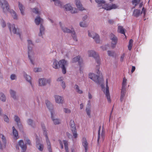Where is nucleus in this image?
Listing matches in <instances>:
<instances>
[{
    "label": "nucleus",
    "mask_w": 152,
    "mask_h": 152,
    "mask_svg": "<svg viewBox=\"0 0 152 152\" xmlns=\"http://www.w3.org/2000/svg\"><path fill=\"white\" fill-rule=\"evenodd\" d=\"M66 11H69L72 13H75L77 12V10L76 8H73L70 5L67 4L64 6Z\"/></svg>",
    "instance_id": "nucleus-13"
},
{
    "label": "nucleus",
    "mask_w": 152,
    "mask_h": 152,
    "mask_svg": "<svg viewBox=\"0 0 152 152\" xmlns=\"http://www.w3.org/2000/svg\"><path fill=\"white\" fill-rule=\"evenodd\" d=\"M108 54L109 56H112L113 55V52L110 51H107Z\"/></svg>",
    "instance_id": "nucleus-54"
},
{
    "label": "nucleus",
    "mask_w": 152,
    "mask_h": 152,
    "mask_svg": "<svg viewBox=\"0 0 152 152\" xmlns=\"http://www.w3.org/2000/svg\"><path fill=\"white\" fill-rule=\"evenodd\" d=\"M45 103L47 107L48 108L50 111L51 114V118L52 119L53 123L55 125L58 124L60 123V121L58 119H54L53 117V110L51 109L50 107H52V105L50 104L49 101L48 100H46Z\"/></svg>",
    "instance_id": "nucleus-3"
},
{
    "label": "nucleus",
    "mask_w": 152,
    "mask_h": 152,
    "mask_svg": "<svg viewBox=\"0 0 152 152\" xmlns=\"http://www.w3.org/2000/svg\"><path fill=\"white\" fill-rule=\"evenodd\" d=\"M62 80H63V77H61L59 78H58L57 79V81H62Z\"/></svg>",
    "instance_id": "nucleus-60"
},
{
    "label": "nucleus",
    "mask_w": 152,
    "mask_h": 152,
    "mask_svg": "<svg viewBox=\"0 0 152 152\" xmlns=\"http://www.w3.org/2000/svg\"><path fill=\"white\" fill-rule=\"evenodd\" d=\"M108 23L110 24H113L114 23V21L113 20H108Z\"/></svg>",
    "instance_id": "nucleus-58"
},
{
    "label": "nucleus",
    "mask_w": 152,
    "mask_h": 152,
    "mask_svg": "<svg viewBox=\"0 0 152 152\" xmlns=\"http://www.w3.org/2000/svg\"><path fill=\"white\" fill-rule=\"evenodd\" d=\"M15 121L17 123L18 126H21L20 123V119L17 115H15L14 117Z\"/></svg>",
    "instance_id": "nucleus-28"
},
{
    "label": "nucleus",
    "mask_w": 152,
    "mask_h": 152,
    "mask_svg": "<svg viewBox=\"0 0 152 152\" xmlns=\"http://www.w3.org/2000/svg\"><path fill=\"white\" fill-rule=\"evenodd\" d=\"M61 29L64 32L68 33H71L72 34V36L73 39L75 41H77V39L76 37V34H75V32L74 31L73 28H71V30H70L66 27L63 28L61 27Z\"/></svg>",
    "instance_id": "nucleus-7"
},
{
    "label": "nucleus",
    "mask_w": 152,
    "mask_h": 152,
    "mask_svg": "<svg viewBox=\"0 0 152 152\" xmlns=\"http://www.w3.org/2000/svg\"><path fill=\"white\" fill-rule=\"evenodd\" d=\"M110 39L111 40V47L114 48L117 43V37L113 34H110Z\"/></svg>",
    "instance_id": "nucleus-12"
},
{
    "label": "nucleus",
    "mask_w": 152,
    "mask_h": 152,
    "mask_svg": "<svg viewBox=\"0 0 152 152\" xmlns=\"http://www.w3.org/2000/svg\"><path fill=\"white\" fill-rule=\"evenodd\" d=\"M4 121L7 122H9V119L7 116L6 115H4Z\"/></svg>",
    "instance_id": "nucleus-46"
},
{
    "label": "nucleus",
    "mask_w": 152,
    "mask_h": 152,
    "mask_svg": "<svg viewBox=\"0 0 152 152\" xmlns=\"http://www.w3.org/2000/svg\"><path fill=\"white\" fill-rule=\"evenodd\" d=\"M126 88H122L121 90V94L120 100L121 101H122L124 100V97L125 95L126 92Z\"/></svg>",
    "instance_id": "nucleus-21"
},
{
    "label": "nucleus",
    "mask_w": 152,
    "mask_h": 152,
    "mask_svg": "<svg viewBox=\"0 0 152 152\" xmlns=\"http://www.w3.org/2000/svg\"><path fill=\"white\" fill-rule=\"evenodd\" d=\"M53 61L52 66L54 68L57 69L60 67L61 66H59V64L61 63H60V61L58 62L56 59H54Z\"/></svg>",
    "instance_id": "nucleus-19"
},
{
    "label": "nucleus",
    "mask_w": 152,
    "mask_h": 152,
    "mask_svg": "<svg viewBox=\"0 0 152 152\" xmlns=\"http://www.w3.org/2000/svg\"><path fill=\"white\" fill-rule=\"evenodd\" d=\"M12 128L13 137L15 139H17L18 138V131L15 129L14 126H13Z\"/></svg>",
    "instance_id": "nucleus-22"
},
{
    "label": "nucleus",
    "mask_w": 152,
    "mask_h": 152,
    "mask_svg": "<svg viewBox=\"0 0 152 152\" xmlns=\"http://www.w3.org/2000/svg\"><path fill=\"white\" fill-rule=\"evenodd\" d=\"M101 48L104 50H107L106 46H102L101 47Z\"/></svg>",
    "instance_id": "nucleus-62"
},
{
    "label": "nucleus",
    "mask_w": 152,
    "mask_h": 152,
    "mask_svg": "<svg viewBox=\"0 0 152 152\" xmlns=\"http://www.w3.org/2000/svg\"><path fill=\"white\" fill-rule=\"evenodd\" d=\"M125 54L124 53H123L121 56L120 58V60L121 61H123L124 60V58L125 56Z\"/></svg>",
    "instance_id": "nucleus-50"
},
{
    "label": "nucleus",
    "mask_w": 152,
    "mask_h": 152,
    "mask_svg": "<svg viewBox=\"0 0 152 152\" xmlns=\"http://www.w3.org/2000/svg\"><path fill=\"white\" fill-rule=\"evenodd\" d=\"M19 9L20 11L21 14L23 15H24V13L23 11L24 10V7H23V5L20 4V3L19 2Z\"/></svg>",
    "instance_id": "nucleus-31"
},
{
    "label": "nucleus",
    "mask_w": 152,
    "mask_h": 152,
    "mask_svg": "<svg viewBox=\"0 0 152 152\" xmlns=\"http://www.w3.org/2000/svg\"><path fill=\"white\" fill-rule=\"evenodd\" d=\"M146 10L145 9L144 7H143L142 9V11L141 12V13H143L144 14V15H145V13H146Z\"/></svg>",
    "instance_id": "nucleus-52"
},
{
    "label": "nucleus",
    "mask_w": 152,
    "mask_h": 152,
    "mask_svg": "<svg viewBox=\"0 0 152 152\" xmlns=\"http://www.w3.org/2000/svg\"><path fill=\"white\" fill-rule=\"evenodd\" d=\"M15 75L14 74H12L11 75L10 78L12 80H14L15 79Z\"/></svg>",
    "instance_id": "nucleus-55"
},
{
    "label": "nucleus",
    "mask_w": 152,
    "mask_h": 152,
    "mask_svg": "<svg viewBox=\"0 0 152 152\" xmlns=\"http://www.w3.org/2000/svg\"><path fill=\"white\" fill-rule=\"evenodd\" d=\"M88 54L90 57H93L95 58L96 60V62L97 64L96 65V69L98 70L97 72L98 75H95L94 73H90L89 74V77L91 79L97 83L100 84L104 81L103 76L102 73H100L99 71V65L100 64V61L99 57L98 54L94 50H89L88 52Z\"/></svg>",
    "instance_id": "nucleus-1"
},
{
    "label": "nucleus",
    "mask_w": 152,
    "mask_h": 152,
    "mask_svg": "<svg viewBox=\"0 0 152 152\" xmlns=\"http://www.w3.org/2000/svg\"><path fill=\"white\" fill-rule=\"evenodd\" d=\"M50 82V80H46L44 78L39 79V86H44L48 83H49Z\"/></svg>",
    "instance_id": "nucleus-15"
},
{
    "label": "nucleus",
    "mask_w": 152,
    "mask_h": 152,
    "mask_svg": "<svg viewBox=\"0 0 152 152\" xmlns=\"http://www.w3.org/2000/svg\"><path fill=\"white\" fill-rule=\"evenodd\" d=\"M87 18V15H86L84 16L83 18V20L84 21L85 20H86Z\"/></svg>",
    "instance_id": "nucleus-64"
},
{
    "label": "nucleus",
    "mask_w": 152,
    "mask_h": 152,
    "mask_svg": "<svg viewBox=\"0 0 152 152\" xmlns=\"http://www.w3.org/2000/svg\"><path fill=\"white\" fill-rule=\"evenodd\" d=\"M133 41L132 39H130L129 40L128 47L129 50H130L132 49V48L133 45Z\"/></svg>",
    "instance_id": "nucleus-33"
},
{
    "label": "nucleus",
    "mask_w": 152,
    "mask_h": 152,
    "mask_svg": "<svg viewBox=\"0 0 152 152\" xmlns=\"http://www.w3.org/2000/svg\"><path fill=\"white\" fill-rule=\"evenodd\" d=\"M44 31V28L43 26L41 24L40 28V33L39 34V36L42 35V33H43Z\"/></svg>",
    "instance_id": "nucleus-38"
},
{
    "label": "nucleus",
    "mask_w": 152,
    "mask_h": 152,
    "mask_svg": "<svg viewBox=\"0 0 152 152\" xmlns=\"http://www.w3.org/2000/svg\"><path fill=\"white\" fill-rule=\"evenodd\" d=\"M82 144L85 148V152H87L88 148V144L86 139L85 137H83L82 140Z\"/></svg>",
    "instance_id": "nucleus-16"
},
{
    "label": "nucleus",
    "mask_w": 152,
    "mask_h": 152,
    "mask_svg": "<svg viewBox=\"0 0 152 152\" xmlns=\"http://www.w3.org/2000/svg\"><path fill=\"white\" fill-rule=\"evenodd\" d=\"M42 129L44 131L43 134L44 135H45L46 138V141L48 145V150L49 152H52L50 143L49 140L48 138L47 135V132L46 130L45 126H44L43 125H42Z\"/></svg>",
    "instance_id": "nucleus-6"
},
{
    "label": "nucleus",
    "mask_w": 152,
    "mask_h": 152,
    "mask_svg": "<svg viewBox=\"0 0 152 152\" xmlns=\"http://www.w3.org/2000/svg\"><path fill=\"white\" fill-rule=\"evenodd\" d=\"M74 88L76 90V91L78 93L80 94L83 93V91L79 89V87L78 85H75L74 86Z\"/></svg>",
    "instance_id": "nucleus-34"
},
{
    "label": "nucleus",
    "mask_w": 152,
    "mask_h": 152,
    "mask_svg": "<svg viewBox=\"0 0 152 152\" xmlns=\"http://www.w3.org/2000/svg\"><path fill=\"white\" fill-rule=\"evenodd\" d=\"M126 79L124 77L123 79L122 83V88H126Z\"/></svg>",
    "instance_id": "nucleus-36"
},
{
    "label": "nucleus",
    "mask_w": 152,
    "mask_h": 152,
    "mask_svg": "<svg viewBox=\"0 0 152 152\" xmlns=\"http://www.w3.org/2000/svg\"><path fill=\"white\" fill-rule=\"evenodd\" d=\"M10 93L11 97L14 99H16L15 92L12 90H11L10 91Z\"/></svg>",
    "instance_id": "nucleus-37"
},
{
    "label": "nucleus",
    "mask_w": 152,
    "mask_h": 152,
    "mask_svg": "<svg viewBox=\"0 0 152 152\" xmlns=\"http://www.w3.org/2000/svg\"><path fill=\"white\" fill-rule=\"evenodd\" d=\"M88 98L89 99H91L92 98V96L91 95V94L90 93H88Z\"/></svg>",
    "instance_id": "nucleus-63"
},
{
    "label": "nucleus",
    "mask_w": 152,
    "mask_h": 152,
    "mask_svg": "<svg viewBox=\"0 0 152 152\" xmlns=\"http://www.w3.org/2000/svg\"><path fill=\"white\" fill-rule=\"evenodd\" d=\"M32 12L36 14H38L39 13V12L38 11V9L37 8H36L33 9H32Z\"/></svg>",
    "instance_id": "nucleus-44"
},
{
    "label": "nucleus",
    "mask_w": 152,
    "mask_h": 152,
    "mask_svg": "<svg viewBox=\"0 0 152 152\" xmlns=\"http://www.w3.org/2000/svg\"><path fill=\"white\" fill-rule=\"evenodd\" d=\"M0 5L4 12L7 11L9 12L14 19L17 18V16L15 12L12 10L9 9L8 3L5 0H0Z\"/></svg>",
    "instance_id": "nucleus-2"
},
{
    "label": "nucleus",
    "mask_w": 152,
    "mask_h": 152,
    "mask_svg": "<svg viewBox=\"0 0 152 152\" xmlns=\"http://www.w3.org/2000/svg\"><path fill=\"white\" fill-rule=\"evenodd\" d=\"M95 1L96 3L98 4V7H102L100 4L105 3V1L104 0H95Z\"/></svg>",
    "instance_id": "nucleus-32"
},
{
    "label": "nucleus",
    "mask_w": 152,
    "mask_h": 152,
    "mask_svg": "<svg viewBox=\"0 0 152 152\" xmlns=\"http://www.w3.org/2000/svg\"><path fill=\"white\" fill-rule=\"evenodd\" d=\"M41 68H34V71L35 72H38L41 71Z\"/></svg>",
    "instance_id": "nucleus-47"
},
{
    "label": "nucleus",
    "mask_w": 152,
    "mask_h": 152,
    "mask_svg": "<svg viewBox=\"0 0 152 152\" xmlns=\"http://www.w3.org/2000/svg\"><path fill=\"white\" fill-rule=\"evenodd\" d=\"M102 8L104 9L107 10H111V6L109 5L108 4H106L104 5L103 6H102Z\"/></svg>",
    "instance_id": "nucleus-35"
},
{
    "label": "nucleus",
    "mask_w": 152,
    "mask_h": 152,
    "mask_svg": "<svg viewBox=\"0 0 152 152\" xmlns=\"http://www.w3.org/2000/svg\"><path fill=\"white\" fill-rule=\"evenodd\" d=\"M140 1V0H133L132 1V3L133 4L135 5V6L134 8L135 7L137 6Z\"/></svg>",
    "instance_id": "nucleus-40"
},
{
    "label": "nucleus",
    "mask_w": 152,
    "mask_h": 152,
    "mask_svg": "<svg viewBox=\"0 0 152 152\" xmlns=\"http://www.w3.org/2000/svg\"><path fill=\"white\" fill-rule=\"evenodd\" d=\"M6 23L4 22H3L1 23V26L3 27H4L6 26Z\"/></svg>",
    "instance_id": "nucleus-61"
},
{
    "label": "nucleus",
    "mask_w": 152,
    "mask_h": 152,
    "mask_svg": "<svg viewBox=\"0 0 152 152\" xmlns=\"http://www.w3.org/2000/svg\"><path fill=\"white\" fill-rule=\"evenodd\" d=\"M141 14L140 10L137 9H135L133 12V15L135 17H137Z\"/></svg>",
    "instance_id": "nucleus-23"
},
{
    "label": "nucleus",
    "mask_w": 152,
    "mask_h": 152,
    "mask_svg": "<svg viewBox=\"0 0 152 152\" xmlns=\"http://www.w3.org/2000/svg\"><path fill=\"white\" fill-rule=\"evenodd\" d=\"M64 112L66 113H69L71 112L70 110L68 109L64 108Z\"/></svg>",
    "instance_id": "nucleus-45"
},
{
    "label": "nucleus",
    "mask_w": 152,
    "mask_h": 152,
    "mask_svg": "<svg viewBox=\"0 0 152 152\" xmlns=\"http://www.w3.org/2000/svg\"><path fill=\"white\" fill-rule=\"evenodd\" d=\"M0 137L1 138L3 142L4 143H5L6 142V140L4 135L2 134H0Z\"/></svg>",
    "instance_id": "nucleus-42"
},
{
    "label": "nucleus",
    "mask_w": 152,
    "mask_h": 152,
    "mask_svg": "<svg viewBox=\"0 0 152 152\" xmlns=\"http://www.w3.org/2000/svg\"><path fill=\"white\" fill-rule=\"evenodd\" d=\"M88 107H86V112L87 115L89 116V117H91L90 113H91V107L90 104H88L87 105Z\"/></svg>",
    "instance_id": "nucleus-26"
},
{
    "label": "nucleus",
    "mask_w": 152,
    "mask_h": 152,
    "mask_svg": "<svg viewBox=\"0 0 152 152\" xmlns=\"http://www.w3.org/2000/svg\"><path fill=\"white\" fill-rule=\"evenodd\" d=\"M72 61L73 63L78 62L80 67V70L81 71L80 68L81 67V64L83 63V60L81 59H80V57L79 56H77V57H75L73 59Z\"/></svg>",
    "instance_id": "nucleus-17"
},
{
    "label": "nucleus",
    "mask_w": 152,
    "mask_h": 152,
    "mask_svg": "<svg viewBox=\"0 0 152 152\" xmlns=\"http://www.w3.org/2000/svg\"><path fill=\"white\" fill-rule=\"evenodd\" d=\"M24 141L26 142V144H28L29 145H31V142L29 139H26V140H24Z\"/></svg>",
    "instance_id": "nucleus-48"
},
{
    "label": "nucleus",
    "mask_w": 152,
    "mask_h": 152,
    "mask_svg": "<svg viewBox=\"0 0 152 152\" xmlns=\"http://www.w3.org/2000/svg\"><path fill=\"white\" fill-rule=\"evenodd\" d=\"M106 90L105 92L106 96L107 98V100L108 102H111V99L110 98V94L109 91V87L108 86V79H107L106 81Z\"/></svg>",
    "instance_id": "nucleus-14"
},
{
    "label": "nucleus",
    "mask_w": 152,
    "mask_h": 152,
    "mask_svg": "<svg viewBox=\"0 0 152 152\" xmlns=\"http://www.w3.org/2000/svg\"><path fill=\"white\" fill-rule=\"evenodd\" d=\"M117 6L115 4H113L111 6V10L112 9H115L117 8Z\"/></svg>",
    "instance_id": "nucleus-49"
},
{
    "label": "nucleus",
    "mask_w": 152,
    "mask_h": 152,
    "mask_svg": "<svg viewBox=\"0 0 152 152\" xmlns=\"http://www.w3.org/2000/svg\"><path fill=\"white\" fill-rule=\"evenodd\" d=\"M118 32L125 35L124 29L123 27L120 26H118L117 30Z\"/></svg>",
    "instance_id": "nucleus-25"
},
{
    "label": "nucleus",
    "mask_w": 152,
    "mask_h": 152,
    "mask_svg": "<svg viewBox=\"0 0 152 152\" xmlns=\"http://www.w3.org/2000/svg\"><path fill=\"white\" fill-rule=\"evenodd\" d=\"M19 146L21 148L22 150V152H25L27 148V146L26 144H24L23 140H20L18 142V144L16 145V149H19Z\"/></svg>",
    "instance_id": "nucleus-9"
},
{
    "label": "nucleus",
    "mask_w": 152,
    "mask_h": 152,
    "mask_svg": "<svg viewBox=\"0 0 152 152\" xmlns=\"http://www.w3.org/2000/svg\"><path fill=\"white\" fill-rule=\"evenodd\" d=\"M100 128L99 129L98 131V139H97V143L98 144H99V141L100 139Z\"/></svg>",
    "instance_id": "nucleus-53"
},
{
    "label": "nucleus",
    "mask_w": 152,
    "mask_h": 152,
    "mask_svg": "<svg viewBox=\"0 0 152 152\" xmlns=\"http://www.w3.org/2000/svg\"><path fill=\"white\" fill-rule=\"evenodd\" d=\"M88 36L91 37H92L97 43L99 42V36L96 33L94 32H91V33L88 32Z\"/></svg>",
    "instance_id": "nucleus-10"
},
{
    "label": "nucleus",
    "mask_w": 152,
    "mask_h": 152,
    "mask_svg": "<svg viewBox=\"0 0 152 152\" xmlns=\"http://www.w3.org/2000/svg\"><path fill=\"white\" fill-rule=\"evenodd\" d=\"M39 145V147L38 148V149L40 151H42L43 150V145L42 144H37V146L38 147V145Z\"/></svg>",
    "instance_id": "nucleus-41"
},
{
    "label": "nucleus",
    "mask_w": 152,
    "mask_h": 152,
    "mask_svg": "<svg viewBox=\"0 0 152 152\" xmlns=\"http://www.w3.org/2000/svg\"><path fill=\"white\" fill-rule=\"evenodd\" d=\"M51 1H53L54 2L56 5L60 7H62L61 2L58 0H50Z\"/></svg>",
    "instance_id": "nucleus-30"
},
{
    "label": "nucleus",
    "mask_w": 152,
    "mask_h": 152,
    "mask_svg": "<svg viewBox=\"0 0 152 152\" xmlns=\"http://www.w3.org/2000/svg\"><path fill=\"white\" fill-rule=\"evenodd\" d=\"M56 102L58 103L62 104L63 102V99L62 97L56 95L55 96Z\"/></svg>",
    "instance_id": "nucleus-20"
},
{
    "label": "nucleus",
    "mask_w": 152,
    "mask_h": 152,
    "mask_svg": "<svg viewBox=\"0 0 152 152\" xmlns=\"http://www.w3.org/2000/svg\"><path fill=\"white\" fill-rule=\"evenodd\" d=\"M28 57L29 58V59L30 60V61L32 64H34L33 60H32V58L33 56V53L32 51V46H33V45L32 43V42L30 40H28Z\"/></svg>",
    "instance_id": "nucleus-4"
},
{
    "label": "nucleus",
    "mask_w": 152,
    "mask_h": 152,
    "mask_svg": "<svg viewBox=\"0 0 152 152\" xmlns=\"http://www.w3.org/2000/svg\"><path fill=\"white\" fill-rule=\"evenodd\" d=\"M70 125L71 127V129L73 134V136L74 138H76L77 137V133L76 127L73 120H71L70 121Z\"/></svg>",
    "instance_id": "nucleus-5"
},
{
    "label": "nucleus",
    "mask_w": 152,
    "mask_h": 152,
    "mask_svg": "<svg viewBox=\"0 0 152 152\" xmlns=\"http://www.w3.org/2000/svg\"><path fill=\"white\" fill-rule=\"evenodd\" d=\"M32 122H33V121H32V120H31L30 119H28V123L29 125L31 126Z\"/></svg>",
    "instance_id": "nucleus-51"
},
{
    "label": "nucleus",
    "mask_w": 152,
    "mask_h": 152,
    "mask_svg": "<svg viewBox=\"0 0 152 152\" xmlns=\"http://www.w3.org/2000/svg\"><path fill=\"white\" fill-rule=\"evenodd\" d=\"M6 97L5 95L2 93L0 94V99L2 101L4 102L6 100Z\"/></svg>",
    "instance_id": "nucleus-39"
},
{
    "label": "nucleus",
    "mask_w": 152,
    "mask_h": 152,
    "mask_svg": "<svg viewBox=\"0 0 152 152\" xmlns=\"http://www.w3.org/2000/svg\"><path fill=\"white\" fill-rule=\"evenodd\" d=\"M63 142L64 145V148L66 152H69L68 148V141L66 140H63Z\"/></svg>",
    "instance_id": "nucleus-24"
},
{
    "label": "nucleus",
    "mask_w": 152,
    "mask_h": 152,
    "mask_svg": "<svg viewBox=\"0 0 152 152\" xmlns=\"http://www.w3.org/2000/svg\"><path fill=\"white\" fill-rule=\"evenodd\" d=\"M135 67L134 66H133L132 67V69L131 70V72L132 73L133 72L135 71Z\"/></svg>",
    "instance_id": "nucleus-59"
},
{
    "label": "nucleus",
    "mask_w": 152,
    "mask_h": 152,
    "mask_svg": "<svg viewBox=\"0 0 152 152\" xmlns=\"http://www.w3.org/2000/svg\"><path fill=\"white\" fill-rule=\"evenodd\" d=\"M60 63L59 66H61L60 67L62 68V72L63 74H65L66 72L65 66L67 65V62L65 60H62L60 61Z\"/></svg>",
    "instance_id": "nucleus-11"
},
{
    "label": "nucleus",
    "mask_w": 152,
    "mask_h": 152,
    "mask_svg": "<svg viewBox=\"0 0 152 152\" xmlns=\"http://www.w3.org/2000/svg\"><path fill=\"white\" fill-rule=\"evenodd\" d=\"M75 2L76 6L79 10L82 11L84 10L79 0H75Z\"/></svg>",
    "instance_id": "nucleus-18"
},
{
    "label": "nucleus",
    "mask_w": 152,
    "mask_h": 152,
    "mask_svg": "<svg viewBox=\"0 0 152 152\" xmlns=\"http://www.w3.org/2000/svg\"><path fill=\"white\" fill-rule=\"evenodd\" d=\"M61 86H62L63 88L64 89L66 87L65 83L64 82L62 81V82Z\"/></svg>",
    "instance_id": "nucleus-56"
},
{
    "label": "nucleus",
    "mask_w": 152,
    "mask_h": 152,
    "mask_svg": "<svg viewBox=\"0 0 152 152\" xmlns=\"http://www.w3.org/2000/svg\"><path fill=\"white\" fill-rule=\"evenodd\" d=\"M24 76L26 80L29 82L31 85L32 86V83L31 82V77L29 75H28L25 73H24Z\"/></svg>",
    "instance_id": "nucleus-27"
},
{
    "label": "nucleus",
    "mask_w": 152,
    "mask_h": 152,
    "mask_svg": "<svg viewBox=\"0 0 152 152\" xmlns=\"http://www.w3.org/2000/svg\"><path fill=\"white\" fill-rule=\"evenodd\" d=\"M80 25L81 27H86L87 26L86 24L85 23V22H80Z\"/></svg>",
    "instance_id": "nucleus-43"
},
{
    "label": "nucleus",
    "mask_w": 152,
    "mask_h": 152,
    "mask_svg": "<svg viewBox=\"0 0 152 152\" xmlns=\"http://www.w3.org/2000/svg\"><path fill=\"white\" fill-rule=\"evenodd\" d=\"M43 21V20L41 19L39 17H37L35 20V22L36 24L37 25L39 24L40 22Z\"/></svg>",
    "instance_id": "nucleus-29"
},
{
    "label": "nucleus",
    "mask_w": 152,
    "mask_h": 152,
    "mask_svg": "<svg viewBox=\"0 0 152 152\" xmlns=\"http://www.w3.org/2000/svg\"><path fill=\"white\" fill-rule=\"evenodd\" d=\"M7 24L10 32H12L14 34L19 35L20 38V34L19 29H17L15 28L14 24L11 25L10 23H8Z\"/></svg>",
    "instance_id": "nucleus-8"
},
{
    "label": "nucleus",
    "mask_w": 152,
    "mask_h": 152,
    "mask_svg": "<svg viewBox=\"0 0 152 152\" xmlns=\"http://www.w3.org/2000/svg\"><path fill=\"white\" fill-rule=\"evenodd\" d=\"M59 141L60 145H61V149H63V148L64 147L62 143V142L61 140H59Z\"/></svg>",
    "instance_id": "nucleus-57"
}]
</instances>
